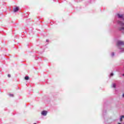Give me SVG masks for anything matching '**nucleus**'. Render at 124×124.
<instances>
[{"mask_svg":"<svg viewBox=\"0 0 124 124\" xmlns=\"http://www.w3.org/2000/svg\"><path fill=\"white\" fill-rule=\"evenodd\" d=\"M118 124H121V123H118Z\"/></svg>","mask_w":124,"mask_h":124,"instance_id":"dca6fc26","label":"nucleus"},{"mask_svg":"<svg viewBox=\"0 0 124 124\" xmlns=\"http://www.w3.org/2000/svg\"><path fill=\"white\" fill-rule=\"evenodd\" d=\"M118 24L121 26V28H119L120 31H124V18L123 19V21H118Z\"/></svg>","mask_w":124,"mask_h":124,"instance_id":"f257e3e1","label":"nucleus"},{"mask_svg":"<svg viewBox=\"0 0 124 124\" xmlns=\"http://www.w3.org/2000/svg\"><path fill=\"white\" fill-rule=\"evenodd\" d=\"M120 51L121 52H124V48H120Z\"/></svg>","mask_w":124,"mask_h":124,"instance_id":"9d476101","label":"nucleus"},{"mask_svg":"<svg viewBox=\"0 0 124 124\" xmlns=\"http://www.w3.org/2000/svg\"><path fill=\"white\" fill-rule=\"evenodd\" d=\"M8 77H9V78H10L11 77V76L10 75L8 74Z\"/></svg>","mask_w":124,"mask_h":124,"instance_id":"f8f14e48","label":"nucleus"},{"mask_svg":"<svg viewBox=\"0 0 124 124\" xmlns=\"http://www.w3.org/2000/svg\"><path fill=\"white\" fill-rule=\"evenodd\" d=\"M111 57H114L115 56V53L114 52H112L111 54Z\"/></svg>","mask_w":124,"mask_h":124,"instance_id":"1a4fd4ad","label":"nucleus"},{"mask_svg":"<svg viewBox=\"0 0 124 124\" xmlns=\"http://www.w3.org/2000/svg\"><path fill=\"white\" fill-rule=\"evenodd\" d=\"M47 114H48V111H47L46 110H44L41 112L42 116H47Z\"/></svg>","mask_w":124,"mask_h":124,"instance_id":"f03ea898","label":"nucleus"},{"mask_svg":"<svg viewBox=\"0 0 124 124\" xmlns=\"http://www.w3.org/2000/svg\"><path fill=\"white\" fill-rule=\"evenodd\" d=\"M123 97H124V93L122 95Z\"/></svg>","mask_w":124,"mask_h":124,"instance_id":"4468645a","label":"nucleus"},{"mask_svg":"<svg viewBox=\"0 0 124 124\" xmlns=\"http://www.w3.org/2000/svg\"><path fill=\"white\" fill-rule=\"evenodd\" d=\"M10 96H11V97H13V94H9Z\"/></svg>","mask_w":124,"mask_h":124,"instance_id":"9b49d317","label":"nucleus"},{"mask_svg":"<svg viewBox=\"0 0 124 124\" xmlns=\"http://www.w3.org/2000/svg\"><path fill=\"white\" fill-rule=\"evenodd\" d=\"M123 76H124V74L123 75Z\"/></svg>","mask_w":124,"mask_h":124,"instance_id":"f3484780","label":"nucleus"},{"mask_svg":"<svg viewBox=\"0 0 124 124\" xmlns=\"http://www.w3.org/2000/svg\"><path fill=\"white\" fill-rule=\"evenodd\" d=\"M117 45H118V46H122L123 45H124V42L122 41H118L117 42Z\"/></svg>","mask_w":124,"mask_h":124,"instance_id":"7ed1b4c3","label":"nucleus"},{"mask_svg":"<svg viewBox=\"0 0 124 124\" xmlns=\"http://www.w3.org/2000/svg\"><path fill=\"white\" fill-rule=\"evenodd\" d=\"M19 11V7H16L14 8V12H18Z\"/></svg>","mask_w":124,"mask_h":124,"instance_id":"20e7f679","label":"nucleus"},{"mask_svg":"<svg viewBox=\"0 0 124 124\" xmlns=\"http://www.w3.org/2000/svg\"><path fill=\"white\" fill-rule=\"evenodd\" d=\"M46 42H48V40H46Z\"/></svg>","mask_w":124,"mask_h":124,"instance_id":"2eb2a0df","label":"nucleus"},{"mask_svg":"<svg viewBox=\"0 0 124 124\" xmlns=\"http://www.w3.org/2000/svg\"><path fill=\"white\" fill-rule=\"evenodd\" d=\"M117 16H118V18H123V17H124V15H120V14H118Z\"/></svg>","mask_w":124,"mask_h":124,"instance_id":"39448f33","label":"nucleus"},{"mask_svg":"<svg viewBox=\"0 0 124 124\" xmlns=\"http://www.w3.org/2000/svg\"><path fill=\"white\" fill-rule=\"evenodd\" d=\"M25 80H28L29 79H30V78L28 76H26L24 78Z\"/></svg>","mask_w":124,"mask_h":124,"instance_id":"0eeeda50","label":"nucleus"},{"mask_svg":"<svg viewBox=\"0 0 124 124\" xmlns=\"http://www.w3.org/2000/svg\"><path fill=\"white\" fill-rule=\"evenodd\" d=\"M112 88L116 89V84L115 83L112 84Z\"/></svg>","mask_w":124,"mask_h":124,"instance_id":"6e6552de","label":"nucleus"},{"mask_svg":"<svg viewBox=\"0 0 124 124\" xmlns=\"http://www.w3.org/2000/svg\"><path fill=\"white\" fill-rule=\"evenodd\" d=\"M113 75H114V74L113 73H111L110 74V76H113Z\"/></svg>","mask_w":124,"mask_h":124,"instance_id":"ddd939ff","label":"nucleus"},{"mask_svg":"<svg viewBox=\"0 0 124 124\" xmlns=\"http://www.w3.org/2000/svg\"><path fill=\"white\" fill-rule=\"evenodd\" d=\"M124 119V115H122L120 117V122H122L123 121V119Z\"/></svg>","mask_w":124,"mask_h":124,"instance_id":"423d86ee","label":"nucleus"}]
</instances>
